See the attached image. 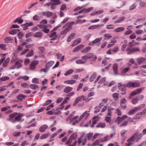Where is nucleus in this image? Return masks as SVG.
I'll return each instance as SVG.
<instances>
[{
  "instance_id": "obj_1",
  "label": "nucleus",
  "mask_w": 146,
  "mask_h": 146,
  "mask_svg": "<svg viewBox=\"0 0 146 146\" xmlns=\"http://www.w3.org/2000/svg\"><path fill=\"white\" fill-rule=\"evenodd\" d=\"M92 136V134L87 133L86 135L84 134L82 135L78 139V145L80 146H83L86 143L87 139L90 140Z\"/></svg>"
},
{
  "instance_id": "obj_2",
  "label": "nucleus",
  "mask_w": 146,
  "mask_h": 146,
  "mask_svg": "<svg viewBox=\"0 0 146 146\" xmlns=\"http://www.w3.org/2000/svg\"><path fill=\"white\" fill-rule=\"evenodd\" d=\"M143 135L142 133L138 134V132L135 133L127 141L125 144V146H129L132 144L133 142L135 140L136 141H138L141 138Z\"/></svg>"
},
{
  "instance_id": "obj_3",
  "label": "nucleus",
  "mask_w": 146,
  "mask_h": 146,
  "mask_svg": "<svg viewBox=\"0 0 146 146\" xmlns=\"http://www.w3.org/2000/svg\"><path fill=\"white\" fill-rule=\"evenodd\" d=\"M81 58L84 61H86V63L87 62L88 59L91 58L92 60L94 61L97 59L96 56L91 53H88L82 56Z\"/></svg>"
},
{
  "instance_id": "obj_4",
  "label": "nucleus",
  "mask_w": 146,
  "mask_h": 146,
  "mask_svg": "<svg viewBox=\"0 0 146 146\" xmlns=\"http://www.w3.org/2000/svg\"><path fill=\"white\" fill-rule=\"evenodd\" d=\"M23 61L22 60H20L15 62L14 65L11 66L10 69H14L15 68L19 69L23 66L22 63Z\"/></svg>"
},
{
  "instance_id": "obj_5",
  "label": "nucleus",
  "mask_w": 146,
  "mask_h": 146,
  "mask_svg": "<svg viewBox=\"0 0 146 146\" xmlns=\"http://www.w3.org/2000/svg\"><path fill=\"white\" fill-rule=\"evenodd\" d=\"M2 55H3V56L0 60V65L3 62L2 66L3 67H5L7 65L10 59L9 58H8L4 61L5 59V56L6 55V54H3Z\"/></svg>"
},
{
  "instance_id": "obj_6",
  "label": "nucleus",
  "mask_w": 146,
  "mask_h": 146,
  "mask_svg": "<svg viewBox=\"0 0 146 146\" xmlns=\"http://www.w3.org/2000/svg\"><path fill=\"white\" fill-rule=\"evenodd\" d=\"M140 86V83L137 82H129L126 85V86L128 88L137 87Z\"/></svg>"
},
{
  "instance_id": "obj_7",
  "label": "nucleus",
  "mask_w": 146,
  "mask_h": 146,
  "mask_svg": "<svg viewBox=\"0 0 146 146\" xmlns=\"http://www.w3.org/2000/svg\"><path fill=\"white\" fill-rule=\"evenodd\" d=\"M38 60H34L31 62L29 65V69L33 70L35 69L36 66L38 64Z\"/></svg>"
},
{
  "instance_id": "obj_8",
  "label": "nucleus",
  "mask_w": 146,
  "mask_h": 146,
  "mask_svg": "<svg viewBox=\"0 0 146 146\" xmlns=\"http://www.w3.org/2000/svg\"><path fill=\"white\" fill-rule=\"evenodd\" d=\"M140 50L139 48L137 47L133 48L131 49H130V48H127L126 51H128L127 53V54H130L135 52L139 51Z\"/></svg>"
},
{
  "instance_id": "obj_9",
  "label": "nucleus",
  "mask_w": 146,
  "mask_h": 146,
  "mask_svg": "<svg viewBox=\"0 0 146 146\" xmlns=\"http://www.w3.org/2000/svg\"><path fill=\"white\" fill-rule=\"evenodd\" d=\"M85 17V15L83 16H79L77 17V20L76 21V23H75V24H76L78 23L82 24L86 22V20L85 19L81 20V18H83Z\"/></svg>"
},
{
  "instance_id": "obj_10",
  "label": "nucleus",
  "mask_w": 146,
  "mask_h": 146,
  "mask_svg": "<svg viewBox=\"0 0 146 146\" xmlns=\"http://www.w3.org/2000/svg\"><path fill=\"white\" fill-rule=\"evenodd\" d=\"M74 23L75 22H72L70 23H67L63 26V28H64L66 27L65 29L69 31L71 29L72 26L74 24Z\"/></svg>"
},
{
  "instance_id": "obj_11",
  "label": "nucleus",
  "mask_w": 146,
  "mask_h": 146,
  "mask_svg": "<svg viewBox=\"0 0 146 146\" xmlns=\"http://www.w3.org/2000/svg\"><path fill=\"white\" fill-rule=\"evenodd\" d=\"M141 108V107H136L130 110L128 112V114L129 115H132L133 113H135L136 111L139 110Z\"/></svg>"
},
{
  "instance_id": "obj_12",
  "label": "nucleus",
  "mask_w": 146,
  "mask_h": 146,
  "mask_svg": "<svg viewBox=\"0 0 146 146\" xmlns=\"http://www.w3.org/2000/svg\"><path fill=\"white\" fill-rule=\"evenodd\" d=\"M127 116L126 115H124L121 117H117L116 119V120L118 121V123H120L123 120L127 117Z\"/></svg>"
},
{
  "instance_id": "obj_13",
  "label": "nucleus",
  "mask_w": 146,
  "mask_h": 146,
  "mask_svg": "<svg viewBox=\"0 0 146 146\" xmlns=\"http://www.w3.org/2000/svg\"><path fill=\"white\" fill-rule=\"evenodd\" d=\"M113 70L115 75H118V65L116 63H115L113 65Z\"/></svg>"
},
{
  "instance_id": "obj_14",
  "label": "nucleus",
  "mask_w": 146,
  "mask_h": 146,
  "mask_svg": "<svg viewBox=\"0 0 146 146\" xmlns=\"http://www.w3.org/2000/svg\"><path fill=\"white\" fill-rule=\"evenodd\" d=\"M146 60V59L144 57H140L138 58L137 60V62L139 64H141L143 63Z\"/></svg>"
},
{
  "instance_id": "obj_15",
  "label": "nucleus",
  "mask_w": 146,
  "mask_h": 146,
  "mask_svg": "<svg viewBox=\"0 0 146 146\" xmlns=\"http://www.w3.org/2000/svg\"><path fill=\"white\" fill-rule=\"evenodd\" d=\"M48 127V126L47 125H42L39 128V131L40 132H43L45 131Z\"/></svg>"
},
{
  "instance_id": "obj_16",
  "label": "nucleus",
  "mask_w": 146,
  "mask_h": 146,
  "mask_svg": "<svg viewBox=\"0 0 146 146\" xmlns=\"http://www.w3.org/2000/svg\"><path fill=\"white\" fill-rule=\"evenodd\" d=\"M42 14L43 15L46 16L47 17H49L53 15V13L52 12L48 11L43 12L42 13Z\"/></svg>"
},
{
  "instance_id": "obj_17",
  "label": "nucleus",
  "mask_w": 146,
  "mask_h": 146,
  "mask_svg": "<svg viewBox=\"0 0 146 146\" xmlns=\"http://www.w3.org/2000/svg\"><path fill=\"white\" fill-rule=\"evenodd\" d=\"M111 117L106 116L105 118V121L107 123H108L110 125L113 123V122L111 121Z\"/></svg>"
},
{
  "instance_id": "obj_18",
  "label": "nucleus",
  "mask_w": 146,
  "mask_h": 146,
  "mask_svg": "<svg viewBox=\"0 0 146 146\" xmlns=\"http://www.w3.org/2000/svg\"><path fill=\"white\" fill-rule=\"evenodd\" d=\"M90 111H86L82 114V115L80 116V119H82L85 116L86 118H87L89 115V113L88 112H89Z\"/></svg>"
},
{
  "instance_id": "obj_19",
  "label": "nucleus",
  "mask_w": 146,
  "mask_h": 146,
  "mask_svg": "<svg viewBox=\"0 0 146 146\" xmlns=\"http://www.w3.org/2000/svg\"><path fill=\"white\" fill-rule=\"evenodd\" d=\"M102 37H100L97 38L93 40L92 42L90 43V45H93V44H96L98 42H100L102 39Z\"/></svg>"
},
{
  "instance_id": "obj_20",
  "label": "nucleus",
  "mask_w": 146,
  "mask_h": 146,
  "mask_svg": "<svg viewBox=\"0 0 146 146\" xmlns=\"http://www.w3.org/2000/svg\"><path fill=\"white\" fill-rule=\"evenodd\" d=\"M118 87L119 90H121L122 91L124 92L126 90V87L124 85H122L121 84L119 83L118 84Z\"/></svg>"
},
{
  "instance_id": "obj_21",
  "label": "nucleus",
  "mask_w": 146,
  "mask_h": 146,
  "mask_svg": "<svg viewBox=\"0 0 146 146\" xmlns=\"http://www.w3.org/2000/svg\"><path fill=\"white\" fill-rule=\"evenodd\" d=\"M51 33L50 35V37L52 38L51 40H56L57 38V35L56 33L55 32H50Z\"/></svg>"
},
{
  "instance_id": "obj_22",
  "label": "nucleus",
  "mask_w": 146,
  "mask_h": 146,
  "mask_svg": "<svg viewBox=\"0 0 146 146\" xmlns=\"http://www.w3.org/2000/svg\"><path fill=\"white\" fill-rule=\"evenodd\" d=\"M76 82V80H68L64 82V83L72 85L75 83Z\"/></svg>"
},
{
  "instance_id": "obj_23",
  "label": "nucleus",
  "mask_w": 146,
  "mask_h": 146,
  "mask_svg": "<svg viewBox=\"0 0 146 146\" xmlns=\"http://www.w3.org/2000/svg\"><path fill=\"white\" fill-rule=\"evenodd\" d=\"M106 126V124L105 123L100 122L98 123L96 125V128H102L105 127Z\"/></svg>"
},
{
  "instance_id": "obj_24",
  "label": "nucleus",
  "mask_w": 146,
  "mask_h": 146,
  "mask_svg": "<svg viewBox=\"0 0 146 146\" xmlns=\"http://www.w3.org/2000/svg\"><path fill=\"white\" fill-rule=\"evenodd\" d=\"M23 116V114L19 113V114L15 116V119L17 121H20L21 119V117Z\"/></svg>"
},
{
  "instance_id": "obj_25",
  "label": "nucleus",
  "mask_w": 146,
  "mask_h": 146,
  "mask_svg": "<svg viewBox=\"0 0 146 146\" xmlns=\"http://www.w3.org/2000/svg\"><path fill=\"white\" fill-rule=\"evenodd\" d=\"M72 89V88L70 86L66 87L64 90V92L65 93H68L71 92Z\"/></svg>"
},
{
  "instance_id": "obj_26",
  "label": "nucleus",
  "mask_w": 146,
  "mask_h": 146,
  "mask_svg": "<svg viewBox=\"0 0 146 146\" xmlns=\"http://www.w3.org/2000/svg\"><path fill=\"white\" fill-rule=\"evenodd\" d=\"M80 97H81V100L82 99L84 101H86L87 102H89L91 99L92 98H88V97H87L86 96H85L84 95H82L81 96H80Z\"/></svg>"
},
{
  "instance_id": "obj_27",
  "label": "nucleus",
  "mask_w": 146,
  "mask_h": 146,
  "mask_svg": "<svg viewBox=\"0 0 146 146\" xmlns=\"http://www.w3.org/2000/svg\"><path fill=\"white\" fill-rule=\"evenodd\" d=\"M76 35V34L74 33H72L68 38L67 41L68 42H70L72 39Z\"/></svg>"
},
{
  "instance_id": "obj_28",
  "label": "nucleus",
  "mask_w": 146,
  "mask_h": 146,
  "mask_svg": "<svg viewBox=\"0 0 146 146\" xmlns=\"http://www.w3.org/2000/svg\"><path fill=\"white\" fill-rule=\"evenodd\" d=\"M125 28L124 27H120L117 28L114 30V31L116 32H120L124 30Z\"/></svg>"
},
{
  "instance_id": "obj_29",
  "label": "nucleus",
  "mask_w": 146,
  "mask_h": 146,
  "mask_svg": "<svg viewBox=\"0 0 146 146\" xmlns=\"http://www.w3.org/2000/svg\"><path fill=\"white\" fill-rule=\"evenodd\" d=\"M54 63V62L53 61H51L48 62L46 66V68H49L51 67Z\"/></svg>"
},
{
  "instance_id": "obj_30",
  "label": "nucleus",
  "mask_w": 146,
  "mask_h": 146,
  "mask_svg": "<svg viewBox=\"0 0 146 146\" xmlns=\"http://www.w3.org/2000/svg\"><path fill=\"white\" fill-rule=\"evenodd\" d=\"M125 19V17H121L118 18L117 20L114 22L115 23H119L123 21Z\"/></svg>"
},
{
  "instance_id": "obj_31",
  "label": "nucleus",
  "mask_w": 146,
  "mask_h": 146,
  "mask_svg": "<svg viewBox=\"0 0 146 146\" xmlns=\"http://www.w3.org/2000/svg\"><path fill=\"white\" fill-rule=\"evenodd\" d=\"M123 44L122 46L121 50L122 51H123L125 50V49L127 45V41L126 40H124L123 41Z\"/></svg>"
},
{
  "instance_id": "obj_32",
  "label": "nucleus",
  "mask_w": 146,
  "mask_h": 146,
  "mask_svg": "<svg viewBox=\"0 0 146 146\" xmlns=\"http://www.w3.org/2000/svg\"><path fill=\"white\" fill-rule=\"evenodd\" d=\"M42 33L40 32H36L33 35L34 37L39 38L42 37Z\"/></svg>"
},
{
  "instance_id": "obj_33",
  "label": "nucleus",
  "mask_w": 146,
  "mask_h": 146,
  "mask_svg": "<svg viewBox=\"0 0 146 146\" xmlns=\"http://www.w3.org/2000/svg\"><path fill=\"white\" fill-rule=\"evenodd\" d=\"M108 99H104L102 100V102L100 103L99 105L101 107L103 106L104 104H106L108 101Z\"/></svg>"
},
{
  "instance_id": "obj_34",
  "label": "nucleus",
  "mask_w": 146,
  "mask_h": 146,
  "mask_svg": "<svg viewBox=\"0 0 146 146\" xmlns=\"http://www.w3.org/2000/svg\"><path fill=\"white\" fill-rule=\"evenodd\" d=\"M74 72V70L73 69H70L67 71L64 74L65 76H67L68 75Z\"/></svg>"
},
{
  "instance_id": "obj_35",
  "label": "nucleus",
  "mask_w": 146,
  "mask_h": 146,
  "mask_svg": "<svg viewBox=\"0 0 146 146\" xmlns=\"http://www.w3.org/2000/svg\"><path fill=\"white\" fill-rule=\"evenodd\" d=\"M19 29H13L11 31H10L9 33V34L14 35H15L17 33V32H19Z\"/></svg>"
},
{
  "instance_id": "obj_36",
  "label": "nucleus",
  "mask_w": 146,
  "mask_h": 146,
  "mask_svg": "<svg viewBox=\"0 0 146 146\" xmlns=\"http://www.w3.org/2000/svg\"><path fill=\"white\" fill-rule=\"evenodd\" d=\"M50 135V134L49 133L44 134L40 137V138L41 139L46 138L48 137Z\"/></svg>"
},
{
  "instance_id": "obj_37",
  "label": "nucleus",
  "mask_w": 146,
  "mask_h": 146,
  "mask_svg": "<svg viewBox=\"0 0 146 146\" xmlns=\"http://www.w3.org/2000/svg\"><path fill=\"white\" fill-rule=\"evenodd\" d=\"M129 69V67H127L123 69L121 71V74H124L127 72Z\"/></svg>"
},
{
  "instance_id": "obj_38",
  "label": "nucleus",
  "mask_w": 146,
  "mask_h": 146,
  "mask_svg": "<svg viewBox=\"0 0 146 146\" xmlns=\"http://www.w3.org/2000/svg\"><path fill=\"white\" fill-rule=\"evenodd\" d=\"M91 48L90 46H88L81 50V52L82 53H86L88 52L91 49Z\"/></svg>"
},
{
  "instance_id": "obj_39",
  "label": "nucleus",
  "mask_w": 146,
  "mask_h": 146,
  "mask_svg": "<svg viewBox=\"0 0 146 146\" xmlns=\"http://www.w3.org/2000/svg\"><path fill=\"white\" fill-rule=\"evenodd\" d=\"M112 97L115 100H117L118 99L119 94L117 93H114L112 95Z\"/></svg>"
},
{
  "instance_id": "obj_40",
  "label": "nucleus",
  "mask_w": 146,
  "mask_h": 146,
  "mask_svg": "<svg viewBox=\"0 0 146 146\" xmlns=\"http://www.w3.org/2000/svg\"><path fill=\"white\" fill-rule=\"evenodd\" d=\"M81 97L80 96L77 98L75 100L74 103L73 104V106H75L80 101H81Z\"/></svg>"
},
{
  "instance_id": "obj_41",
  "label": "nucleus",
  "mask_w": 146,
  "mask_h": 146,
  "mask_svg": "<svg viewBox=\"0 0 146 146\" xmlns=\"http://www.w3.org/2000/svg\"><path fill=\"white\" fill-rule=\"evenodd\" d=\"M138 100V97H136L132 99V103L133 104H135L137 103Z\"/></svg>"
},
{
  "instance_id": "obj_42",
  "label": "nucleus",
  "mask_w": 146,
  "mask_h": 146,
  "mask_svg": "<svg viewBox=\"0 0 146 146\" xmlns=\"http://www.w3.org/2000/svg\"><path fill=\"white\" fill-rule=\"evenodd\" d=\"M25 97L22 94H20L19 95H18L17 97V98L20 101H21L23 99H24L25 98Z\"/></svg>"
},
{
  "instance_id": "obj_43",
  "label": "nucleus",
  "mask_w": 146,
  "mask_h": 146,
  "mask_svg": "<svg viewBox=\"0 0 146 146\" xmlns=\"http://www.w3.org/2000/svg\"><path fill=\"white\" fill-rule=\"evenodd\" d=\"M30 88L33 90H36L38 87V86L35 84H32L29 85Z\"/></svg>"
},
{
  "instance_id": "obj_44",
  "label": "nucleus",
  "mask_w": 146,
  "mask_h": 146,
  "mask_svg": "<svg viewBox=\"0 0 146 146\" xmlns=\"http://www.w3.org/2000/svg\"><path fill=\"white\" fill-rule=\"evenodd\" d=\"M12 40V39L10 37H6L4 38L5 42L6 43H8L11 42Z\"/></svg>"
},
{
  "instance_id": "obj_45",
  "label": "nucleus",
  "mask_w": 146,
  "mask_h": 146,
  "mask_svg": "<svg viewBox=\"0 0 146 146\" xmlns=\"http://www.w3.org/2000/svg\"><path fill=\"white\" fill-rule=\"evenodd\" d=\"M104 39L106 40L107 39H109L112 37V36L110 35L109 34L106 33L104 35Z\"/></svg>"
},
{
  "instance_id": "obj_46",
  "label": "nucleus",
  "mask_w": 146,
  "mask_h": 146,
  "mask_svg": "<svg viewBox=\"0 0 146 146\" xmlns=\"http://www.w3.org/2000/svg\"><path fill=\"white\" fill-rule=\"evenodd\" d=\"M110 139L108 135H106V136L104 137L101 140V141L102 142H103L108 141Z\"/></svg>"
},
{
  "instance_id": "obj_47",
  "label": "nucleus",
  "mask_w": 146,
  "mask_h": 146,
  "mask_svg": "<svg viewBox=\"0 0 146 146\" xmlns=\"http://www.w3.org/2000/svg\"><path fill=\"white\" fill-rule=\"evenodd\" d=\"M96 76V73H94V74L90 77V82H92L94 81Z\"/></svg>"
},
{
  "instance_id": "obj_48",
  "label": "nucleus",
  "mask_w": 146,
  "mask_h": 146,
  "mask_svg": "<svg viewBox=\"0 0 146 146\" xmlns=\"http://www.w3.org/2000/svg\"><path fill=\"white\" fill-rule=\"evenodd\" d=\"M76 63L78 64H83L86 63V61H84L83 60H78L76 61Z\"/></svg>"
},
{
  "instance_id": "obj_49",
  "label": "nucleus",
  "mask_w": 146,
  "mask_h": 146,
  "mask_svg": "<svg viewBox=\"0 0 146 146\" xmlns=\"http://www.w3.org/2000/svg\"><path fill=\"white\" fill-rule=\"evenodd\" d=\"M23 20L22 19H20L19 18H17L14 21V23L17 22L19 24H21L23 22Z\"/></svg>"
},
{
  "instance_id": "obj_50",
  "label": "nucleus",
  "mask_w": 146,
  "mask_h": 146,
  "mask_svg": "<svg viewBox=\"0 0 146 146\" xmlns=\"http://www.w3.org/2000/svg\"><path fill=\"white\" fill-rule=\"evenodd\" d=\"M51 1L53 2L52 3L56 5L59 4L61 3L60 0H51Z\"/></svg>"
},
{
  "instance_id": "obj_51",
  "label": "nucleus",
  "mask_w": 146,
  "mask_h": 146,
  "mask_svg": "<svg viewBox=\"0 0 146 146\" xmlns=\"http://www.w3.org/2000/svg\"><path fill=\"white\" fill-rule=\"evenodd\" d=\"M77 137V134L76 133H73L71 134L70 137L73 140H75L76 138Z\"/></svg>"
},
{
  "instance_id": "obj_52",
  "label": "nucleus",
  "mask_w": 146,
  "mask_h": 146,
  "mask_svg": "<svg viewBox=\"0 0 146 146\" xmlns=\"http://www.w3.org/2000/svg\"><path fill=\"white\" fill-rule=\"evenodd\" d=\"M18 114V113L17 112H15L13 113L10 114L9 115V117L10 118V119H9V120H10L11 119H12L15 116Z\"/></svg>"
},
{
  "instance_id": "obj_53",
  "label": "nucleus",
  "mask_w": 146,
  "mask_h": 146,
  "mask_svg": "<svg viewBox=\"0 0 146 146\" xmlns=\"http://www.w3.org/2000/svg\"><path fill=\"white\" fill-rule=\"evenodd\" d=\"M118 38L117 37H115L113 38L111 40L110 43H112L113 44L117 42L116 39Z\"/></svg>"
},
{
  "instance_id": "obj_54",
  "label": "nucleus",
  "mask_w": 146,
  "mask_h": 146,
  "mask_svg": "<svg viewBox=\"0 0 146 146\" xmlns=\"http://www.w3.org/2000/svg\"><path fill=\"white\" fill-rule=\"evenodd\" d=\"M34 54V51L33 50H32L30 51L27 54L26 56L27 57L31 56Z\"/></svg>"
},
{
  "instance_id": "obj_55",
  "label": "nucleus",
  "mask_w": 146,
  "mask_h": 146,
  "mask_svg": "<svg viewBox=\"0 0 146 146\" xmlns=\"http://www.w3.org/2000/svg\"><path fill=\"white\" fill-rule=\"evenodd\" d=\"M11 107L9 106H7L2 108L1 109V111H5L8 110Z\"/></svg>"
},
{
  "instance_id": "obj_56",
  "label": "nucleus",
  "mask_w": 146,
  "mask_h": 146,
  "mask_svg": "<svg viewBox=\"0 0 146 146\" xmlns=\"http://www.w3.org/2000/svg\"><path fill=\"white\" fill-rule=\"evenodd\" d=\"M101 108L102 107H101L99 105L98 106L96 107L94 111V113H96L99 112Z\"/></svg>"
},
{
  "instance_id": "obj_57",
  "label": "nucleus",
  "mask_w": 146,
  "mask_h": 146,
  "mask_svg": "<svg viewBox=\"0 0 146 146\" xmlns=\"http://www.w3.org/2000/svg\"><path fill=\"white\" fill-rule=\"evenodd\" d=\"M37 26L38 27L42 29H44V28H47V26L46 25L40 24L38 25Z\"/></svg>"
},
{
  "instance_id": "obj_58",
  "label": "nucleus",
  "mask_w": 146,
  "mask_h": 146,
  "mask_svg": "<svg viewBox=\"0 0 146 146\" xmlns=\"http://www.w3.org/2000/svg\"><path fill=\"white\" fill-rule=\"evenodd\" d=\"M100 140H97L93 142L91 145V146H94L97 145L100 142Z\"/></svg>"
},
{
  "instance_id": "obj_59",
  "label": "nucleus",
  "mask_w": 146,
  "mask_h": 146,
  "mask_svg": "<svg viewBox=\"0 0 146 146\" xmlns=\"http://www.w3.org/2000/svg\"><path fill=\"white\" fill-rule=\"evenodd\" d=\"M97 28H98V27H97V25H92V26L89 27L88 28V29L89 30H90V29L93 30V29H96Z\"/></svg>"
},
{
  "instance_id": "obj_60",
  "label": "nucleus",
  "mask_w": 146,
  "mask_h": 146,
  "mask_svg": "<svg viewBox=\"0 0 146 146\" xmlns=\"http://www.w3.org/2000/svg\"><path fill=\"white\" fill-rule=\"evenodd\" d=\"M21 133V132H16L13 133V135L14 137H17L20 135Z\"/></svg>"
},
{
  "instance_id": "obj_61",
  "label": "nucleus",
  "mask_w": 146,
  "mask_h": 146,
  "mask_svg": "<svg viewBox=\"0 0 146 146\" xmlns=\"http://www.w3.org/2000/svg\"><path fill=\"white\" fill-rule=\"evenodd\" d=\"M21 26L22 27L23 30H25L28 29V27L27 24H26V23L25 24H22Z\"/></svg>"
},
{
  "instance_id": "obj_62",
  "label": "nucleus",
  "mask_w": 146,
  "mask_h": 146,
  "mask_svg": "<svg viewBox=\"0 0 146 146\" xmlns=\"http://www.w3.org/2000/svg\"><path fill=\"white\" fill-rule=\"evenodd\" d=\"M39 17L37 15H34L33 17V19L34 21H38L39 20Z\"/></svg>"
},
{
  "instance_id": "obj_63",
  "label": "nucleus",
  "mask_w": 146,
  "mask_h": 146,
  "mask_svg": "<svg viewBox=\"0 0 146 146\" xmlns=\"http://www.w3.org/2000/svg\"><path fill=\"white\" fill-rule=\"evenodd\" d=\"M114 25H109L106 26V28L107 29H113L114 28Z\"/></svg>"
},
{
  "instance_id": "obj_64",
  "label": "nucleus",
  "mask_w": 146,
  "mask_h": 146,
  "mask_svg": "<svg viewBox=\"0 0 146 146\" xmlns=\"http://www.w3.org/2000/svg\"><path fill=\"white\" fill-rule=\"evenodd\" d=\"M66 6L65 4L62 5L60 8V10L63 11L66 9Z\"/></svg>"
}]
</instances>
